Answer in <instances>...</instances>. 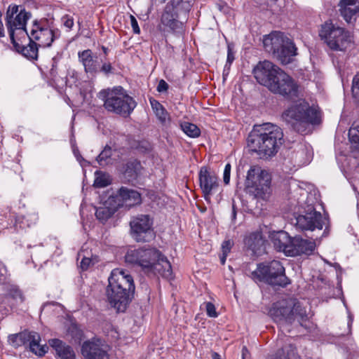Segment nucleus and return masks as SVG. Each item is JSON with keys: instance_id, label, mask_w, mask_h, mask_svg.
Instances as JSON below:
<instances>
[{"instance_id": "a878e982", "label": "nucleus", "mask_w": 359, "mask_h": 359, "mask_svg": "<svg viewBox=\"0 0 359 359\" xmlns=\"http://www.w3.org/2000/svg\"><path fill=\"white\" fill-rule=\"evenodd\" d=\"M339 6L344 20L350 22L353 16L359 12V0H341Z\"/></svg>"}, {"instance_id": "49530a36", "label": "nucleus", "mask_w": 359, "mask_h": 359, "mask_svg": "<svg viewBox=\"0 0 359 359\" xmlns=\"http://www.w3.org/2000/svg\"><path fill=\"white\" fill-rule=\"evenodd\" d=\"M112 66L110 62H104L102 65H100V68L99 72H102L105 74H108L112 71Z\"/></svg>"}, {"instance_id": "9b49d317", "label": "nucleus", "mask_w": 359, "mask_h": 359, "mask_svg": "<svg viewBox=\"0 0 359 359\" xmlns=\"http://www.w3.org/2000/svg\"><path fill=\"white\" fill-rule=\"evenodd\" d=\"M271 181L267 171L259 166H251L247 172L245 189L254 198L266 200L271 194Z\"/></svg>"}, {"instance_id": "6e6552de", "label": "nucleus", "mask_w": 359, "mask_h": 359, "mask_svg": "<svg viewBox=\"0 0 359 359\" xmlns=\"http://www.w3.org/2000/svg\"><path fill=\"white\" fill-rule=\"evenodd\" d=\"M266 51L273 55L283 65L290 63L297 55L294 43L280 32H272L263 39Z\"/></svg>"}, {"instance_id": "58836bf2", "label": "nucleus", "mask_w": 359, "mask_h": 359, "mask_svg": "<svg viewBox=\"0 0 359 359\" xmlns=\"http://www.w3.org/2000/svg\"><path fill=\"white\" fill-rule=\"evenodd\" d=\"M312 157V154L309 152L306 147H301L296 153V158H299V165H305L309 163Z\"/></svg>"}, {"instance_id": "864d4df0", "label": "nucleus", "mask_w": 359, "mask_h": 359, "mask_svg": "<svg viewBox=\"0 0 359 359\" xmlns=\"http://www.w3.org/2000/svg\"><path fill=\"white\" fill-rule=\"evenodd\" d=\"M1 13L0 12V37H2L4 36V25L1 22Z\"/></svg>"}, {"instance_id": "6ab92c4d", "label": "nucleus", "mask_w": 359, "mask_h": 359, "mask_svg": "<svg viewBox=\"0 0 359 359\" xmlns=\"http://www.w3.org/2000/svg\"><path fill=\"white\" fill-rule=\"evenodd\" d=\"M78 57L87 74H94L99 72L100 68V61L97 55L91 50L86 49L79 52Z\"/></svg>"}, {"instance_id": "0eeeda50", "label": "nucleus", "mask_w": 359, "mask_h": 359, "mask_svg": "<svg viewBox=\"0 0 359 359\" xmlns=\"http://www.w3.org/2000/svg\"><path fill=\"white\" fill-rule=\"evenodd\" d=\"M320 39L333 51L345 52L353 44V35L346 29L326 21L319 29Z\"/></svg>"}, {"instance_id": "c9c22d12", "label": "nucleus", "mask_w": 359, "mask_h": 359, "mask_svg": "<svg viewBox=\"0 0 359 359\" xmlns=\"http://www.w3.org/2000/svg\"><path fill=\"white\" fill-rule=\"evenodd\" d=\"M94 187L97 188H103L111 183V179L108 174L101 171H96L95 173Z\"/></svg>"}, {"instance_id": "cd10ccee", "label": "nucleus", "mask_w": 359, "mask_h": 359, "mask_svg": "<svg viewBox=\"0 0 359 359\" xmlns=\"http://www.w3.org/2000/svg\"><path fill=\"white\" fill-rule=\"evenodd\" d=\"M265 241L260 232H253L245 240L246 246L253 252L254 254H260L264 250L263 247Z\"/></svg>"}, {"instance_id": "1a4fd4ad", "label": "nucleus", "mask_w": 359, "mask_h": 359, "mask_svg": "<svg viewBox=\"0 0 359 359\" xmlns=\"http://www.w3.org/2000/svg\"><path fill=\"white\" fill-rule=\"evenodd\" d=\"M250 278L256 283L264 282L273 286L284 287L290 284L285 268L277 260L258 264L257 269L251 273Z\"/></svg>"}, {"instance_id": "39448f33", "label": "nucleus", "mask_w": 359, "mask_h": 359, "mask_svg": "<svg viewBox=\"0 0 359 359\" xmlns=\"http://www.w3.org/2000/svg\"><path fill=\"white\" fill-rule=\"evenodd\" d=\"M269 313L276 323L285 322L292 324L297 321L300 325L306 327L304 323L309 319L305 307L294 298L283 299L274 303Z\"/></svg>"}, {"instance_id": "f257e3e1", "label": "nucleus", "mask_w": 359, "mask_h": 359, "mask_svg": "<svg viewBox=\"0 0 359 359\" xmlns=\"http://www.w3.org/2000/svg\"><path fill=\"white\" fill-rule=\"evenodd\" d=\"M259 83L269 88L273 93L286 98L298 96V86L288 74L269 60L259 62L253 70Z\"/></svg>"}, {"instance_id": "473e14b6", "label": "nucleus", "mask_w": 359, "mask_h": 359, "mask_svg": "<svg viewBox=\"0 0 359 359\" xmlns=\"http://www.w3.org/2000/svg\"><path fill=\"white\" fill-rule=\"evenodd\" d=\"M166 6H171L173 7L174 13H177V15H186L191 7L189 1L184 0H172L171 2Z\"/></svg>"}, {"instance_id": "37998d69", "label": "nucleus", "mask_w": 359, "mask_h": 359, "mask_svg": "<svg viewBox=\"0 0 359 359\" xmlns=\"http://www.w3.org/2000/svg\"><path fill=\"white\" fill-rule=\"evenodd\" d=\"M62 25L68 29V30H70L73 25H74V18L72 16H69L68 15H65L62 18Z\"/></svg>"}, {"instance_id": "423d86ee", "label": "nucleus", "mask_w": 359, "mask_h": 359, "mask_svg": "<svg viewBox=\"0 0 359 359\" xmlns=\"http://www.w3.org/2000/svg\"><path fill=\"white\" fill-rule=\"evenodd\" d=\"M99 97L104 100V107L108 111L123 117L128 116L137 105L135 100L121 86L102 90Z\"/></svg>"}, {"instance_id": "f3484780", "label": "nucleus", "mask_w": 359, "mask_h": 359, "mask_svg": "<svg viewBox=\"0 0 359 359\" xmlns=\"http://www.w3.org/2000/svg\"><path fill=\"white\" fill-rule=\"evenodd\" d=\"M25 297L17 285H11L7 290L6 295H0V311L8 312L22 304Z\"/></svg>"}, {"instance_id": "412c9836", "label": "nucleus", "mask_w": 359, "mask_h": 359, "mask_svg": "<svg viewBox=\"0 0 359 359\" xmlns=\"http://www.w3.org/2000/svg\"><path fill=\"white\" fill-rule=\"evenodd\" d=\"M48 344L55 351L56 359H77L73 348L62 340L51 339Z\"/></svg>"}, {"instance_id": "6e6d98bb", "label": "nucleus", "mask_w": 359, "mask_h": 359, "mask_svg": "<svg viewBox=\"0 0 359 359\" xmlns=\"http://www.w3.org/2000/svg\"><path fill=\"white\" fill-rule=\"evenodd\" d=\"M212 359H221L219 354L216 352L212 353Z\"/></svg>"}, {"instance_id": "9d476101", "label": "nucleus", "mask_w": 359, "mask_h": 359, "mask_svg": "<svg viewBox=\"0 0 359 359\" xmlns=\"http://www.w3.org/2000/svg\"><path fill=\"white\" fill-rule=\"evenodd\" d=\"M60 35V31L55 27L53 19L41 18L32 22L26 38L36 42L41 48H46L50 47Z\"/></svg>"}, {"instance_id": "20e7f679", "label": "nucleus", "mask_w": 359, "mask_h": 359, "mask_svg": "<svg viewBox=\"0 0 359 359\" xmlns=\"http://www.w3.org/2000/svg\"><path fill=\"white\" fill-rule=\"evenodd\" d=\"M283 118L299 133L306 134L310 125L320 123L318 109L311 107L305 100H298L285 110Z\"/></svg>"}, {"instance_id": "7ed1b4c3", "label": "nucleus", "mask_w": 359, "mask_h": 359, "mask_svg": "<svg viewBox=\"0 0 359 359\" xmlns=\"http://www.w3.org/2000/svg\"><path fill=\"white\" fill-rule=\"evenodd\" d=\"M108 282L106 289L108 302L118 311L124 312L135 291L132 276L123 270L115 269L111 272Z\"/></svg>"}, {"instance_id": "2eb2a0df", "label": "nucleus", "mask_w": 359, "mask_h": 359, "mask_svg": "<svg viewBox=\"0 0 359 359\" xmlns=\"http://www.w3.org/2000/svg\"><path fill=\"white\" fill-rule=\"evenodd\" d=\"M110 346L100 339L86 341L81 346L85 359H109Z\"/></svg>"}, {"instance_id": "7c9ffc66", "label": "nucleus", "mask_w": 359, "mask_h": 359, "mask_svg": "<svg viewBox=\"0 0 359 359\" xmlns=\"http://www.w3.org/2000/svg\"><path fill=\"white\" fill-rule=\"evenodd\" d=\"M32 332L24 331L17 334H10L8 341L13 347L17 348L22 345L27 344L28 339L30 338Z\"/></svg>"}, {"instance_id": "72a5a7b5", "label": "nucleus", "mask_w": 359, "mask_h": 359, "mask_svg": "<svg viewBox=\"0 0 359 359\" xmlns=\"http://www.w3.org/2000/svg\"><path fill=\"white\" fill-rule=\"evenodd\" d=\"M277 354L279 359H297L296 348L291 343L285 345Z\"/></svg>"}, {"instance_id": "e433bc0d", "label": "nucleus", "mask_w": 359, "mask_h": 359, "mask_svg": "<svg viewBox=\"0 0 359 359\" xmlns=\"http://www.w3.org/2000/svg\"><path fill=\"white\" fill-rule=\"evenodd\" d=\"M182 131L190 137H198L201 134V130L198 126L194 123L184 122L180 124Z\"/></svg>"}, {"instance_id": "5fc2aeb1", "label": "nucleus", "mask_w": 359, "mask_h": 359, "mask_svg": "<svg viewBox=\"0 0 359 359\" xmlns=\"http://www.w3.org/2000/svg\"><path fill=\"white\" fill-rule=\"evenodd\" d=\"M227 255H226V254H223L222 253V255L220 257V261H221L222 264H225Z\"/></svg>"}, {"instance_id": "4be33fe9", "label": "nucleus", "mask_w": 359, "mask_h": 359, "mask_svg": "<svg viewBox=\"0 0 359 359\" xmlns=\"http://www.w3.org/2000/svg\"><path fill=\"white\" fill-rule=\"evenodd\" d=\"M271 241L277 250L282 251L286 255L290 256L293 238H291L287 232L280 231L274 233L271 236Z\"/></svg>"}, {"instance_id": "8fccbe9b", "label": "nucleus", "mask_w": 359, "mask_h": 359, "mask_svg": "<svg viewBox=\"0 0 359 359\" xmlns=\"http://www.w3.org/2000/svg\"><path fill=\"white\" fill-rule=\"evenodd\" d=\"M7 270L5 266L0 262V283H4L6 279Z\"/></svg>"}, {"instance_id": "603ef678", "label": "nucleus", "mask_w": 359, "mask_h": 359, "mask_svg": "<svg viewBox=\"0 0 359 359\" xmlns=\"http://www.w3.org/2000/svg\"><path fill=\"white\" fill-rule=\"evenodd\" d=\"M91 263V260L90 258L83 257L81 262V268L83 270H86Z\"/></svg>"}, {"instance_id": "a19ab883", "label": "nucleus", "mask_w": 359, "mask_h": 359, "mask_svg": "<svg viewBox=\"0 0 359 359\" xmlns=\"http://www.w3.org/2000/svg\"><path fill=\"white\" fill-rule=\"evenodd\" d=\"M352 93L354 98L359 103V74H356L353 79Z\"/></svg>"}, {"instance_id": "4c0bfd02", "label": "nucleus", "mask_w": 359, "mask_h": 359, "mask_svg": "<svg viewBox=\"0 0 359 359\" xmlns=\"http://www.w3.org/2000/svg\"><path fill=\"white\" fill-rule=\"evenodd\" d=\"M112 149L110 147L106 146L98 155L96 160L100 166H105L111 163Z\"/></svg>"}, {"instance_id": "bf43d9fd", "label": "nucleus", "mask_w": 359, "mask_h": 359, "mask_svg": "<svg viewBox=\"0 0 359 359\" xmlns=\"http://www.w3.org/2000/svg\"><path fill=\"white\" fill-rule=\"evenodd\" d=\"M247 351V349H246V348H245V347H244V348H243V355H244V351Z\"/></svg>"}, {"instance_id": "79ce46f5", "label": "nucleus", "mask_w": 359, "mask_h": 359, "mask_svg": "<svg viewBox=\"0 0 359 359\" xmlns=\"http://www.w3.org/2000/svg\"><path fill=\"white\" fill-rule=\"evenodd\" d=\"M205 310H206V313H207V315L209 316V317H211V318H216L217 317L218 314L216 311V308L215 306V305L211 303V302H206L205 304Z\"/></svg>"}, {"instance_id": "bb28decb", "label": "nucleus", "mask_w": 359, "mask_h": 359, "mask_svg": "<svg viewBox=\"0 0 359 359\" xmlns=\"http://www.w3.org/2000/svg\"><path fill=\"white\" fill-rule=\"evenodd\" d=\"M118 196L121 198L123 202L130 207L141 203L140 194L133 189L123 187L118 190Z\"/></svg>"}, {"instance_id": "13d9d810", "label": "nucleus", "mask_w": 359, "mask_h": 359, "mask_svg": "<svg viewBox=\"0 0 359 359\" xmlns=\"http://www.w3.org/2000/svg\"><path fill=\"white\" fill-rule=\"evenodd\" d=\"M233 217H236V211L234 209H233Z\"/></svg>"}, {"instance_id": "c756f323", "label": "nucleus", "mask_w": 359, "mask_h": 359, "mask_svg": "<svg viewBox=\"0 0 359 359\" xmlns=\"http://www.w3.org/2000/svg\"><path fill=\"white\" fill-rule=\"evenodd\" d=\"M142 169L140 162L136 159L130 160L126 164L124 175L128 180H135Z\"/></svg>"}, {"instance_id": "ea45409f", "label": "nucleus", "mask_w": 359, "mask_h": 359, "mask_svg": "<svg viewBox=\"0 0 359 359\" xmlns=\"http://www.w3.org/2000/svg\"><path fill=\"white\" fill-rule=\"evenodd\" d=\"M348 137L351 142L357 149H359V125L349 129Z\"/></svg>"}, {"instance_id": "09e8293b", "label": "nucleus", "mask_w": 359, "mask_h": 359, "mask_svg": "<svg viewBox=\"0 0 359 359\" xmlns=\"http://www.w3.org/2000/svg\"><path fill=\"white\" fill-rule=\"evenodd\" d=\"M168 89V84L163 79L160 80L157 86V91L159 93H163L166 92Z\"/></svg>"}, {"instance_id": "4468645a", "label": "nucleus", "mask_w": 359, "mask_h": 359, "mask_svg": "<svg viewBox=\"0 0 359 359\" xmlns=\"http://www.w3.org/2000/svg\"><path fill=\"white\" fill-rule=\"evenodd\" d=\"M153 219L149 215H138L130 221V233L137 242H149L155 237Z\"/></svg>"}, {"instance_id": "f8f14e48", "label": "nucleus", "mask_w": 359, "mask_h": 359, "mask_svg": "<svg viewBox=\"0 0 359 359\" xmlns=\"http://www.w3.org/2000/svg\"><path fill=\"white\" fill-rule=\"evenodd\" d=\"M31 16V13L27 12L22 6H9L6 12V24L11 41H14L15 38L19 40L26 39V23Z\"/></svg>"}, {"instance_id": "dca6fc26", "label": "nucleus", "mask_w": 359, "mask_h": 359, "mask_svg": "<svg viewBox=\"0 0 359 359\" xmlns=\"http://www.w3.org/2000/svg\"><path fill=\"white\" fill-rule=\"evenodd\" d=\"M295 220L296 226L302 231H313L316 229L321 230L324 224L322 215L315 210H311L305 215H298Z\"/></svg>"}, {"instance_id": "5701e85b", "label": "nucleus", "mask_w": 359, "mask_h": 359, "mask_svg": "<svg viewBox=\"0 0 359 359\" xmlns=\"http://www.w3.org/2000/svg\"><path fill=\"white\" fill-rule=\"evenodd\" d=\"M179 18L177 13H174L172 6H166L161 17V22L168 31L180 32L182 29L183 24L178 20Z\"/></svg>"}, {"instance_id": "c03bdc74", "label": "nucleus", "mask_w": 359, "mask_h": 359, "mask_svg": "<svg viewBox=\"0 0 359 359\" xmlns=\"http://www.w3.org/2000/svg\"><path fill=\"white\" fill-rule=\"evenodd\" d=\"M231 169V164L227 163L225 165L224 170V176H223V180H224V184H228L230 181Z\"/></svg>"}, {"instance_id": "a18cd8bd", "label": "nucleus", "mask_w": 359, "mask_h": 359, "mask_svg": "<svg viewBox=\"0 0 359 359\" xmlns=\"http://www.w3.org/2000/svg\"><path fill=\"white\" fill-rule=\"evenodd\" d=\"M130 25L132 27L133 32L135 34H140V29L139 27V25H138L136 18L133 15H130Z\"/></svg>"}, {"instance_id": "a211bd4d", "label": "nucleus", "mask_w": 359, "mask_h": 359, "mask_svg": "<svg viewBox=\"0 0 359 359\" xmlns=\"http://www.w3.org/2000/svg\"><path fill=\"white\" fill-rule=\"evenodd\" d=\"M198 178L201 189L204 194L205 199L207 201L218 187L217 178L215 175H212L205 167L201 168Z\"/></svg>"}, {"instance_id": "f03ea898", "label": "nucleus", "mask_w": 359, "mask_h": 359, "mask_svg": "<svg viewBox=\"0 0 359 359\" xmlns=\"http://www.w3.org/2000/svg\"><path fill=\"white\" fill-rule=\"evenodd\" d=\"M283 143V133L271 123L255 126L248 137V146L262 158L274 156Z\"/></svg>"}, {"instance_id": "c85d7f7f", "label": "nucleus", "mask_w": 359, "mask_h": 359, "mask_svg": "<svg viewBox=\"0 0 359 359\" xmlns=\"http://www.w3.org/2000/svg\"><path fill=\"white\" fill-rule=\"evenodd\" d=\"M30 338L28 339L27 344L30 351L38 356H43L48 351V347L39 344L41 341L40 335L36 332H32Z\"/></svg>"}, {"instance_id": "de8ad7c7", "label": "nucleus", "mask_w": 359, "mask_h": 359, "mask_svg": "<svg viewBox=\"0 0 359 359\" xmlns=\"http://www.w3.org/2000/svg\"><path fill=\"white\" fill-rule=\"evenodd\" d=\"M235 57H234V53L233 51V48L231 45H228V51H227V59H226V65L229 64V65H231V63L233 62Z\"/></svg>"}, {"instance_id": "4d7b16f0", "label": "nucleus", "mask_w": 359, "mask_h": 359, "mask_svg": "<svg viewBox=\"0 0 359 359\" xmlns=\"http://www.w3.org/2000/svg\"><path fill=\"white\" fill-rule=\"evenodd\" d=\"M102 49L105 55H107V48L106 47H104V46H102Z\"/></svg>"}, {"instance_id": "b1692460", "label": "nucleus", "mask_w": 359, "mask_h": 359, "mask_svg": "<svg viewBox=\"0 0 359 359\" xmlns=\"http://www.w3.org/2000/svg\"><path fill=\"white\" fill-rule=\"evenodd\" d=\"M316 248L314 241L304 239L299 236L293 238V243L290 252L291 257L300 255L302 254L310 255Z\"/></svg>"}, {"instance_id": "f704fd0d", "label": "nucleus", "mask_w": 359, "mask_h": 359, "mask_svg": "<svg viewBox=\"0 0 359 359\" xmlns=\"http://www.w3.org/2000/svg\"><path fill=\"white\" fill-rule=\"evenodd\" d=\"M116 212V209L105 205L96 208L95 216L102 222H106Z\"/></svg>"}, {"instance_id": "3c124183", "label": "nucleus", "mask_w": 359, "mask_h": 359, "mask_svg": "<svg viewBox=\"0 0 359 359\" xmlns=\"http://www.w3.org/2000/svg\"><path fill=\"white\" fill-rule=\"evenodd\" d=\"M231 248V243L230 241H224L222 245V250L223 254L228 255Z\"/></svg>"}, {"instance_id": "2f4dec72", "label": "nucleus", "mask_w": 359, "mask_h": 359, "mask_svg": "<svg viewBox=\"0 0 359 359\" xmlns=\"http://www.w3.org/2000/svg\"><path fill=\"white\" fill-rule=\"evenodd\" d=\"M151 108L158 118V119L164 123L169 118V115L163 106L157 100L154 99H150L149 100Z\"/></svg>"}, {"instance_id": "393cba45", "label": "nucleus", "mask_w": 359, "mask_h": 359, "mask_svg": "<svg viewBox=\"0 0 359 359\" xmlns=\"http://www.w3.org/2000/svg\"><path fill=\"white\" fill-rule=\"evenodd\" d=\"M22 39L19 40L15 38L14 41H11L15 49L29 60H37L39 48L41 47L34 41H29V43L25 46L23 45Z\"/></svg>"}, {"instance_id": "ddd939ff", "label": "nucleus", "mask_w": 359, "mask_h": 359, "mask_svg": "<svg viewBox=\"0 0 359 359\" xmlns=\"http://www.w3.org/2000/svg\"><path fill=\"white\" fill-rule=\"evenodd\" d=\"M158 256L159 251L153 248L129 249L125 255V261L133 266L140 267L147 273L148 270L151 269V264Z\"/></svg>"}, {"instance_id": "aec40b11", "label": "nucleus", "mask_w": 359, "mask_h": 359, "mask_svg": "<svg viewBox=\"0 0 359 359\" xmlns=\"http://www.w3.org/2000/svg\"><path fill=\"white\" fill-rule=\"evenodd\" d=\"M151 270L148 274L159 275L164 278L170 279L172 277V266L168 259L159 252V256L153 262Z\"/></svg>"}]
</instances>
